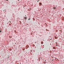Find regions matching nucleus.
Here are the masks:
<instances>
[{
    "mask_svg": "<svg viewBox=\"0 0 64 64\" xmlns=\"http://www.w3.org/2000/svg\"><path fill=\"white\" fill-rule=\"evenodd\" d=\"M4 12H6V10H4Z\"/></svg>",
    "mask_w": 64,
    "mask_h": 64,
    "instance_id": "obj_1",
    "label": "nucleus"
},
{
    "mask_svg": "<svg viewBox=\"0 0 64 64\" xmlns=\"http://www.w3.org/2000/svg\"><path fill=\"white\" fill-rule=\"evenodd\" d=\"M41 4H42L41 3H40V4H39L40 5H41Z\"/></svg>",
    "mask_w": 64,
    "mask_h": 64,
    "instance_id": "obj_2",
    "label": "nucleus"
},
{
    "mask_svg": "<svg viewBox=\"0 0 64 64\" xmlns=\"http://www.w3.org/2000/svg\"><path fill=\"white\" fill-rule=\"evenodd\" d=\"M27 48H28L29 47V46H27Z\"/></svg>",
    "mask_w": 64,
    "mask_h": 64,
    "instance_id": "obj_3",
    "label": "nucleus"
},
{
    "mask_svg": "<svg viewBox=\"0 0 64 64\" xmlns=\"http://www.w3.org/2000/svg\"><path fill=\"white\" fill-rule=\"evenodd\" d=\"M55 39H57V37H56V36L55 37Z\"/></svg>",
    "mask_w": 64,
    "mask_h": 64,
    "instance_id": "obj_4",
    "label": "nucleus"
},
{
    "mask_svg": "<svg viewBox=\"0 0 64 64\" xmlns=\"http://www.w3.org/2000/svg\"><path fill=\"white\" fill-rule=\"evenodd\" d=\"M28 20H30V18H29L28 19Z\"/></svg>",
    "mask_w": 64,
    "mask_h": 64,
    "instance_id": "obj_5",
    "label": "nucleus"
},
{
    "mask_svg": "<svg viewBox=\"0 0 64 64\" xmlns=\"http://www.w3.org/2000/svg\"><path fill=\"white\" fill-rule=\"evenodd\" d=\"M39 0H38V1H37V2H39Z\"/></svg>",
    "mask_w": 64,
    "mask_h": 64,
    "instance_id": "obj_6",
    "label": "nucleus"
},
{
    "mask_svg": "<svg viewBox=\"0 0 64 64\" xmlns=\"http://www.w3.org/2000/svg\"><path fill=\"white\" fill-rule=\"evenodd\" d=\"M46 30L47 31H48V30H47V29H46Z\"/></svg>",
    "mask_w": 64,
    "mask_h": 64,
    "instance_id": "obj_7",
    "label": "nucleus"
},
{
    "mask_svg": "<svg viewBox=\"0 0 64 64\" xmlns=\"http://www.w3.org/2000/svg\"><path fill=\"white\" fill-rule=\"evenodd\" d=\"M43 42H42V44H43Z\"/></svg>",
    "mask_w": 64,
    "mask_h": 64,
    "instance_id": "obj_8",
    "label": "nucleus"
},
{
    "mask_svg": "<svg viewBox=\"0 0 64 64\" xmlns=\"http://www.w3.org/2000/svg\"><path fill=\"white\" fill-rule=\"evenodd\" d=\"M34 18H33V19L34 20Z\"/></svg>",
    "mask_w": 64,
    "mask_h": 64,
    "instance_id": "obj_9",
    "label": "nucleus"
},
{
    "mask_svg": "<svg viewBox=\"0 0 64 64\" xmlns=\"http://www.w3.org/2000/svg\"><path fill=\"white\" fill-rule=\"evenodd\" d=\"M0 32H1V30L0 31Z\"/></svg>",
    "mask_w": 64,
    "mask_h": 64,
    "instance_id": "obj_10",
    "label": "nucleus"
},
{
    "mask_svg": "<svg viewBox=\"0 0 64 64\" xmlns=\"http://www.w3.org/2000/svg\"><path fill=\"white\" fill-rule=\"evenodd\" d=\"M54 60H52V61H54Z\"/></svg>",
    "mask_w": 64,
    "mask_h": 64,
    "instance_id": "obj_11",
    "label": "nucleus"
},
{
    "mask_svg": "<svg viewBox=\"0 0 64 64\" xmlns=\"http://www.w3.org/2000/svg\"><path fill=\"white\" fill-rule=\"evenodd\" d=\"M6 1H8V0H6Z\"/></svg>",
    "mask_w": 64,
    "mask_h": 64,
    "instance_id": "obj_12",
    "label": "nucleus"
},
{
    "mask_svg": "<svg viewBox=\"0 0 64 64\" xmlns=\"http://www.w3.org/2000/svg\"><path fill=\"white\" fill-rule=\"evenodd\" d=\"M12 50L11 49H10V50Z\"/></svg>",
    "mask_w": 64,
    "mask_h": 64,
    "instance_id": "obj_13",
    "label": "nucleus"
},
{
    "mask_svg": "<svg viewBox=\"0 0 64 64\" xmlns=\"http://www.w3.org/2000/svg\"><path fill=\"white\" fill-rule=\"evenodd\" d=\"M56 44H57V42H56Z\"/></svg>",
    "mask_w": 64,
    "mask_h": 64,
    "instance_id": "obj_14",
    "label": "nucleus"
},
{
    "mask_svg": "<svg viewBox=\"0 0 64 64\" xmlns=\"http://www.w3.org/2000/svg\"><path fill=\"white\" fill-rule=\"evenodd\" d=\"M8 64H9V62H8Z\"/></svg>",
    "mask_w": 64,
    "mask_h": 64,
    "instance_id": "obj_15",
    "label": "nucleus"
},
{
    "mask_svg": "<svg viewBox=\"0 0 64 64\" xmlns=\"http://www.w3.org/2000/svg\"><path fill=\"white\" fill-rule=\"evenodd\" d=\"M25 19H26V18H25Z\"/></svg>",
    "mask_w": 64,
    "mask_h": 64,
    "instance_id": "obj_16",
    "label": "nucleus"
},
{
    "mask_svg": "<svg viewBox=\"0 0 64 64\" xmlns=\"http://www.w3.org/2000/svg\"><path fill=\"white\" fill-rule=\"evenodd\" d=\"M31 52H32V50H31Z\"/></svg>",
    "mask_w": 64,
    "mask_h": 64,
    "instance_id": "obj_17",
    "label": "nucleus"
},
{
    "mask_svg": "<svg viewBox=\"0 0 64 64\" xmlns=\"http://www.w3.org/2000/svg\"><path fill=\"white\" fill-rule=\"evenodd\" d=\"M0 57H1V56H0Z\"/></svg>",
    "mask_w": 64,
    "mask_h": 64,
    "instance_id": "obj_18",
    "label": "nucleus"
},
{
    "mask_svg": "<svg viewBox=\"0 0 64 64\" xmlns=\"http://www.w3.org/2000/svg\"><path fill=\"white\" fill-rule=\"evenodd\" d=\"M18 1H19V0H18Z\"/></svg>",
    "mask_w": 64,
    "mask_h": 64,
    "instance_id": "obj_19",
    "label": "nucleus"
},
{
    "mask_svg": "<svg viewBox=\"0 0 64 64\" xmlns=\"http://www.w3.org/2000/svg\"><path fill=\"white\" fill-rule=\"evenodd\" d=\"M35 43H36V42H35Z\"/></svg>",
    "mask_w": 64,
    "mask_h": 64,
    "instance_id": "obj_20",
    "label": "nucleus"
},
{
    "mask_svg": "<svg viewBox=\"0 0 64 64\" xmlns=\"http://www.w3.org/2000/svg\"><path fill=\"white\" fill-rule=\"evenodd\" d=\"M45 61H46V60H45Z\"/></svg>",
    "mask_w": 64,
    "mask_h": 64,
    "instance_id": "obj_21",
    "label": "nucleus"
},
{
    "mask_svg": "<svg viewBox=\"0 0 64 64\" xmlns=\"http://www.w3.org/2000/svg\"><path fill=\"white\" fill-rule=\"evenodd\" d=\"M43 40L44 41V40Z\"/></svg>",
    "mask_w": 64,
    "mask_h": 64,
    "instance_id": "obj_22",
    "label": "nucleus"
},
{
    "mask_svg": "<svg viewBox=\"0 0 64 64\" xmlns=\"http://www.w3.org/2000/svg\"><path fill=\"white\" fill-rule=\"evenodd\" d=\"M34 46H35V45H34Z\"/></svg>",
    "mask_w": 64,
    "mask_h": 64,
    "instance_id": "obj_23",
    "label": "nucleus"
},
{
    "mask_svg": "<svg viewBox=\"0 0 64 64\" xmlns=\"http://www.w3.org/2000/svg\"><path fill=\"white\" fill-rule=\"evenodd\" d=\"M44 46V45H43V46Z\"/></svg>",
    "mask_w": 64,
    "mask_h": 64,
    "instance_id": "obj_24",
    "label": "nucleus"
}]
</instances>
